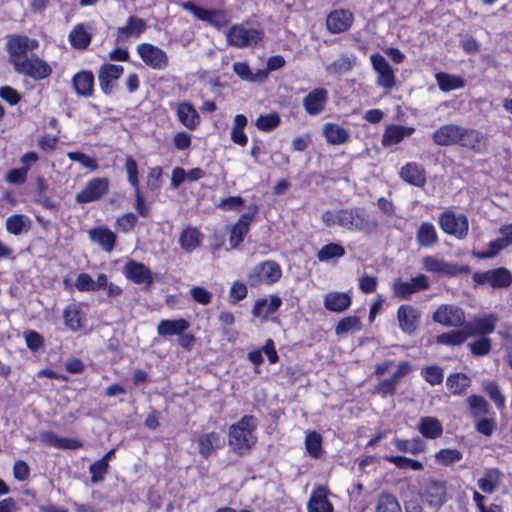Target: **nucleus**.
Masks as SVG:
<instances>
[{
	"mask_svg": "<svg viewBox=\"0 0 512 512\" xmlns=\"http://www.w3.org/2000/svg\"><path fill=\"white\" fill-rule=\"evenodd\" d=\"M39 42L26 35H13L8 37L6 47L10 56V63L16 66V60L21 62L26 59L29 52L37 49Z\"/></svg>",
	"mask_w": 512,
	"mask_h": 512,
	"instance_id": "7",
	"label": "nucleus"
},
{
	"mask_svg": "<svg viewBox=\"0 0 512 512\" xmlns=\"http://www.w3.org/2000/svg\"><path fill=\"white\" fill-rule=\"evenodd\" d=\"M123 274L135 284H145L149 287L153 283L152 272L141 262L128 261L123 267Z\"/></svg>",
	"mask_w": 512,
	"mask_h": 512,
	"instance_id": "20",
	"label": "nucleus"
},
{
	"mask_svg": "<svg viewBox=\"0 0 512 512\" xmlns=\"http://www.w3.org/2000/svg\"><path fill=\"white\" fill-rule=\"evenodd\" d=\"M328 490L319 486L310 496L307 504L308 512H333V506L327 499Z\"/></svg>",
	"mask_w": 512,
	"mask_h": 512,
	"instance_id": "29",
	"label": "nucleus"
},
{
	"mask_svg": "<svg viewBox=\"0 0 512 512\" xmlns=\"http://www.w3.org/2000/svg\"><path fill=\"white\" fill-rule=\"evenodd\" d=\"M281 299L278 296H271L269 299H258L253 307L252 313L256 317L266 318L273 314L281 305Z\"/></svg>",
	"mask_w": 512,
	"mask_h": 512,
	"instance_id": "37",
	"label": "nucleus"
},
{
	"mask_svg": "<svg viewBox=\"0 0 512 512\" xmlns=\"http://www.w3.org/2000/svg\"><path fill=\"white\" fill-rule=\"evenodd\" d=\"M246 125L247 118L243 114H237L234 118L233 126L231 129V140L235 144L240 146H245L247 144L248 138L243 132Z\"/></svg>",
	"mask_w": 512,
	"mask_h": 512,
	"instance_id": "48",
	"label": "nucleus"
},
{
	"mask_svg": "<svg viewBox=\"0 0 512 512\" xmlns=\"http://www.w3.org/2000/svg\"><path fill=\"white\" fill-rule=\"evenodd\" d=\"M370 61L378 74L377 84L386 89L393 88L396 84V77L386 58L379 53H375L370 56Z\"/></svg>",
	"mask_w": 512,
	"mask_h": 512,
	"instance_id": "18",
	"label": "nucleus"
},
{
	"mask_svg": "<svg viewBox=\"0 0 512 512\" xmlns=\"http://www.w3.org/2000/svg\"><path fill=\"white\" fill-rule=\"evenodd\" d=\"M418 430L425 438L436 439L443 433L442 424L437 418L423 417L420 419Z\"/></svg>",
	"mask_w": 512,
	"mask_h": 512,
	"instance_id": "40",
	"label": "nucleus"
},
{
	"mask_svg": "<svg viewBox=\"0 0 512 512\" xmlns=\"http://www.w3.org/2000/svg\"><path fill=\"white\" fill-rule=\"evenodd\" d=\"M67 157L75 162L80 163L85 168L95 171L98 168V163L95 158H92L81 152H69Z\"/></svg>",
	"mask_w": 512,
	"mask_h": 512,
	"instance_id": "62",
	"label": "nucleus"
},
{
	"mask_svg": "<svg viewBox=\"0 0 512 512\" xmlns=\"http://www.w3.org/2000/svg\"><path fill=\"white\" fill-rule=\"evenodd\" d=\"M435 77L442 91L456 90L465 86V80L459 76L440 72L437 73Z\"/></svg>",
	"mask_w": 512,
	"mask_h": 512,
	"instance_id": "49",
	"label": "nucleus"
},
{
	"mask_svg": "<svg viewBox=\"0 0 512 512\" xmlns=\"http://www.w3.org/2000/svg\"><path fill=\"white\" fill-rule=\"evenodd\" d=\"M353 23V14L347 10L332 11L326 19V27L331 33L347 31Z\"/></svg>",
	"mask_w": 512,
	"mask_h": 512,
	"instance_id": "24",
	"label": "nucleus"
},
{
	"mask_svg": "<svg viewBox=\"0 0 512 512\" xmlns=\"http://www.w3.org/2000/svg\"><path fill=\"white\" fill-rule=\"evenodd\" d=\"M351 305V298L346 293L331 292L324 298V306L332 312H342Z\"/></svg>",
	"mask_w": 512,
	"mask_h": 512,
	"instance_id": "36",
	"label": "nucleus"
},
{
	"mask_svg": "<svg viewBox=\"0 0 512 512\" xmlns=\"http://www.w3.org/2000/svg\"><path fill=\"white\" fill-rule=\"evenodd\" d=\"M109 469V464L107 462L98 460L92 463L89 467V472L91 474V482L96 484L102 482L104 480L105 475L107 474Z\"/></svg>",
	"mask_w": 512,
	"mask_h": 512,
	"instance_id": "60",
	"label": "nucleus"
},
{
	"mask_svg": "<svg viewBox=\"0 0 512 512\" xmlns=\"http://www.w3.org/2000/svg\"><path fill=\"white\" fill-rule=\"evenodd\" d=\"M432 318L434 322L446 327H462L465 323L463 309L454 305H440Z\"/></svg>",
	"mask_w": 512,
	"mask_h": 512,
	"instance_id": "13",
	"label": "nucleus"
},
{
	"mask_svg": "<svg viewBox=\"0 0 512 512\" xmlns=\"http://www.w3.org/2000/svg\"><path fill=\"white\" fill-rule=\"evenodd\" d=\"M92 34L86 29L85 25L79 23L73 27L69 33V41L76 49H85L91 43Z\"/></svg>",
	"mask_w": 512,
	"mask_h": 512,
	"instance_id": "41",
	"label": "nucleus"
},
{
	"mask_svg": "<svg viewBox=\"0 0 512 512\" xmlns=\"http://www.w3.org/2000/svg\"><path fill=\"white\" fill-rule=\"evenodd\" d=\"M502 480L503 473L498 468H486L477 485L482 492L492 494L500 487Z\"/></svg>",
	"mask_w": 512,
	"mask_h": 512,
	"instance_id": "25",
	"label": "nucleus"
},
{
	"mask_svg": "<svg viewBox=\"0 0 512 512\" xmlns=\"http://www.w3.org/2000/svg\"><path fill=\"white\" fill-rule=\"evenodd\" d=\"M498 317L495 314H486L482 317H474L464 323L465 331L469 337L482 336L492 333L495 330Z\"/></svg>",
	"mask_w": 512,
	"mask_h": 512,
	"instance_id": "19",
	"label": "nucleus"
},
{
	"mask_svg": "<svg viewBox=\"0 0 512 512\" xmlns=\"http://www.w3.org/2000/svg\"><path fill=\"white\" fill-rule=\"evenodd\" d=\"M432 140L438 146L460 145L480 151L484 146V136L478 130L467 129L456 124H446L432 134Z\"/></svg>",
	"mask_w": 512,
	"mask_h": 512,
	"instance_id": "2",
	"label": "nucleus"
},
{
	"mask_svg": "<svg viewBox=\"0 0 512 512\" xmlns=\"http://www.w3.org/2000/svg\"><path fill=\"white\" fill-rule=\"evenodd\" d=\"M63 319L65 326L72 331H77L81 327L80 311L75 305L64 309Z\"/></svg>",
	"mask_w": 512,
	"mask_h": 512,
	"instance_id": "54",
	"label": "nucleus"
},
{
	"mask_svg": "<svg viewBox=\"0 0 512 512\" xmlns=\"http://www.w3.org/2000/svg\"><path fill=\"white\" fill-rule=\"evenodd\" d=\"M468 339V335L464 326L460 330H452L446 333L439 334L436 337V342L442 345L459 346Z\"/></svg>",
	"mask_w": 512,
	"mask_h": 512,
	"instance_id": "45",
	"label": "nucleus"
},
{
	"mask_svg": "<svg viewBox=\"0 0 512 512\" xmlns=\"http://www.w3.org/2000/svg\"><path fill=\"white\" fill-rule=\"evenodd\" d=\"M420 496L428 506L439 509L446 501V482L428 479L421 487Z\"/></svg>",
	"mask_w": 512,
	"mask_h": 512,
	"instance_id": "9",
	"label": "nucleus"
},
{
	"mask_svg": "<svg viewBox=\"0 0 512 512\" xmlns=\"http://www.w3.org/2000/svg\"><path fill=\"white\" fill-rule=\"evenodd\" d=\"M422 377L432 386L443 382V369L437 365L426 366L421 370Z\"/></svg>",
	"mask_w": 512,
	"mask_h": 512,
	"instance_id": "58",
	"label": "nucleus"
},
{
	"mask_svg": "<svg viewBox=\"0 0 512 512\" xmlns=\"http://www.w3.org/2000/svg\"><path fill=\"white\" fill-rule=\"evenodd\" d=\"M438 222L444 233L457 239H464L468 234L469 221L463 213H455L447 209L440 214Z\"/></svg>",
	"mask_w": 512,
	"mask_h": 512,
	"instance_id": "5",
	"label": "nucleus"
},
{
	"mask_svg": "<svg viewBox=\"0 0 512 512\" xmlns=\"http://www.w3.org/2000/svg\"><path fill=\"white\" fill-rule=\"evenodd\" d=\"M89 238L97 243L105 251L110 253L116 243V234L106 227H98L89 230Z\"/></svg>",
	"mask_w": 512,
	"mask_h": 512,
	"instance_id": "28",
	"label": "nucleus"
},
{
	"mask_svg": "<svg viewBox=\"0 0 512 512\" xmlns=\"http://www.w3.org/2000/svg\"><path fill=\"white\" fill-rule=\"evenodd\" d=\"M73 86L78 94L83 96H91L93 93V86H94V75L92 72L89 71H83L80 73H77L73 77Z\"/></svg>",
	"mask_w": 512,
	"mask_h": 512,
	"instance_id": "43",
	"label": "nucleus"
},
{
	"mask_svg": "<svg viewBox=\"0 0 512 512\" xmlns=\"http://www.w3.org/2000/svg\"><path fill=\"white\" fill-rule=\"evenodd\" d=\"M257 423L254 416L245 415L229 427L228 444L233 451L242 455L252 448L256 442L254 431Z\"/></svg>",
	"mask_w": 512,
	"mask_h": 512,
	"instance_id": "3",
	"label": "nucleus"
},
{
	"mask_svg": "<svg viewBox=\"0 0 512 512\" xmlns=\"http://www.w3.org/2000/svg\"><path fill=\"white\" fill-rule=\"evenodd\" d=\"M428 287L429 280L428 277L424 274L417 275L410 281H402L401 279H396L392 283L394 295L403 300L409 299L412 294L421 290H425Z\"/></svg>",
	"mask_w": 512,
	"mask_h": 512,
	"instance_id": "14",
	"label": "nucleus"
},
{
	"mask_svg": "<svg viewBox=\"0 0 512 512\" xmlns=\"http://www.w3.org/2000/svg\"><path fill=\"white\" fill-rule=\"evenodd\" d=\"M414 132V128L401 125L389 126L382 139L384 146H390L400 143L405 137L410 136Z\"/></svg>",
	"mask_w": 512,
	"mask_h": 512,
	"instance_id": "35",
	"label": "nucleus"
},
{
	"mask_svg": "<svg viewBox=\"0 0 512 512\" xmlns=\"http://www.w3.org/2000/svg\"><path fill=\"white\" fill-rule=\"evenodd\" d=\"M125 169L127 172L128 182L133 188L139 187V179H138V165L137 162L131 157L128 156L125 161Z\"/></svg>",
	"mask_w": 512,
	"mask_h": 512,
	"instance_id": "63",
	"label": "nucleus"
},
{
	"mask_svg": "<svg viewBox=\"0 0 512 512\" xmlns=\"http://www.w3.org/2000/svg\"><path fill=\"white\" fill-rule=\"evenodd\" d=\"M14 70L19 74L29 76L33 79H44L52 72L47 62L33 53L21 62L16 60Z\"/></svg>",
	"mask_w": 512,
	"mask_h": 512,
	"instance_id": "10",
	"label": "nucleus"
},
{
	"mask_svg": "<svg viewBox=\"0 0 512 512\" xmlns=\"http://www.w3.org/2000/svg\"><path fill=\"white\" fill-rule=\"evenodd\" d=\"M393 444L398 451L410 453L413 455H417L425 451V444L419 437L412 440L395 439Z\"/></svg>",
	"mask_w": 512,
	"mask_h": 512,
	"instance_id": "46",
	"label": "nucleus"
},
{
	"mask_svg": "<svg viewBox=\"0 0 512 512\" xmlns=\"http://www.w3.org/2000/svg\"><path fill=\"white\" fill-rule=\"evenodd\" d=\"M376 512H402V510L393 494L382 493L377 500Z\"/></svg>",
	"mask_w": 512,
	"mask_h": 512,
	"instance_id": "51",
	"label": "nucleus"
},
{
	"mask_svg": "<svg viewBox=\"0 0 512 512\" xmlns=\"http://www.w3.org/2000/svg\"><path fill=\"white\" fill-rule=\"evenodd\" d=\"M323 134L329 144L339 145L349 140V132L335 123H326L323 127Z\"/></svg>",
	"mask_w": 512,
	"mask_h": 512,
	"instance_id": "38",
	"label": "nucleus"
},
{
	"mask_svg": "<svg viewBox=\"0 0 512 512\" xmlns=\"http://www.w3.org/2000/svg\"><path fill=\"white\" fill-rule=\"evenodd\" d=\"M355 61L356 58L352 55H341L331 64L326 66V71L327 73L333 75H339L348 72L353 68Z\"/></svg>",
	"mask_w": 512,
	"mask_h": 512,
	"instance_id": "47",
	"label": "nucleus"
},
{
	"mask_svg": "<svg viewBox=\"0 0 512 512\" xmlns=\"http://www.w3.org/2000/svg\"><path fill=\"white\" fill-rule=\"evenodd\" d=\"M203 239V234L195 227L188 226L179 236L180 247L186 252H192L198 248Z\"/></svg>",
	"mask_w": 512,
	"mask_h": 512,
	"instance_id": "33",
	"label": "nucleus"
},
{
	"mask_svg": "<svg viewBox=\"0 0 512 512\" xmlns=\"http://www.w3.org/2000/svg\"><path fill=\"white\" fill-rule=\"evenodd\" d=\"M281 268L273 260H267L258 263L247 275V282L251 287H257L261 284H273L281 277Z\"/></svg>",
	"mask_w": 512,
	"mask_h": 512,
	"instance_id": "4",
	"label": "nucleus"
},
{
	"mask_svg": "<svg viewBox=\"0 0 512 512\" xmlns=\"http://www.w3.org/2000/svg\"><path fill=\"white\" fill-rule=\"evenodd\" d=\"M448 389L453 394H462L470 385V379L463 373H453L446 380Z\"/></svg>",
	"mask_w": 512,
	"mask_h": 512,
	"instance_id": "50",
	"label": "nucleus"
},
{
	"mask_svg": "<svg viewBox=\"0 0 512 512\" xmlns=\"http://www.w3.org/2000/svg\"><path fill=\"white\" fill-rule=\"evenodd\" d=\"M462 453L457 449H441L435 454L438 463L448 466L462 459Z\"/></svg>",
	"mask_w": 512,
	"mask_h": 512,
	"instance_id": "59",
	"label": "nucleus"
},
{
	"mask_svg": "<svg viewBox=\"0 0 512 512\" xmlns=\"http://www.w3.org/2000/svg\"><path fill=\"white\" fill-rule=\"evenodd\" d=\"M361 329V321L356 316H348L342 318L335 327L337 335H343L349 332L358 331Z\"/></svg>",
	"mask_w": 512,
	"mask_h": 512,
	"instance_id": "55",
	"label": "nucleus"
},
{
	"mask_svg": "<svg viewBox=\"0 0 512 512\" xmlns=\"http://www.w3.org/2000/svg\"><path fill=\"white\" fill-rule=\"evenodd\" d=\"M438 233L430 222H421L416 231V241L421 247H433L438 243Z\"/></svg>",
	"mask_w": 512,
	"mask_h": 512,
	"instance_id": "32",
	"label": "nucleus"
},
{
	"mask_svg": "<svg viewBox=\"0 0 512 512\" xmlns=\"http://www.w3.org/2000/svg\"><path fill=\"white\" fill-rule=\"evenodd\" d=\"M109 191V180L105 177L93 178L88 181L85 187L76 194V202L85 204L97 201Z\"/></svg>",
	"mask_w": 512,
	"mask_h": 512,
	"instance_id": "11",
	"label": "nucleus"
},
{
	"mask_svg": "<svg viewBox=\"0 0 512 512\" xmlns=\"http://www.w3.org/2000/svg\"><path fill=\"white\" fill-rule=\"evenodd\" d=\"M258 211L256 204L250 205L246 212L243 213L238 221L231 229L229 244L232 249H235L243 241L244 236L248 233L250 223Z\"/></svg>",
	"mask_w": 512,
	"mask_h": 512,
	"instance_id": "15",
	"label": "nucleus"
},
{
	"mask_svg": "<svg viewBox=\"0 0 512 512\" xmlns=\"http://www.w3.org/2000/svg\"><path fill=\"white\" fill-rule=\"evenodd\" d=\"M124 69L121 65L103 64L98 71V81L101 90L105 94H110L113 90V82L116 81L123 73Z\"/></svg>",
	"mask_w": 512,
	"mask_h": 512,
	"instance_id": "22",
	"label": "nucleus"
},
{
	"mask_svg": "<svg viewBox=\"0 0 512 512\" xmlns=\"http://www.w3.org/2000/svg\"><path fill=\"white\" fill-rule=\"evenodd\" d=\"M262 37L261 30L246 28L240 24L231 26L226 32L228 44L236 48L255 46L262 40Z\"/></svg>",
	"mask_w": 512,
	"mask_h": 512,
	"instance_id": "6",
	"label": "nucleus"
},
{
	"mask_svg": "<svg viewBox=\"0 0 512 512\" xmlns=\"http://www.w3.org/2000/svg\"><path fill=\"white\" fill-rule=\"evenodd\" d=\"M5 227L10 234L18 236L30 230L31 221L26 215L13 214L6 219Z\"/></svg>",
	"mask_w": 512,
	"mask_h": 512,
	"instance_id": "39",
	"label": "nucleus"
},
{
	"mask_svg": "<svg viewBox=\"0 0 512 512\" xmlns=\"http://www.w3.org/2000/svg\"><path fill=\"white\" fill-rule=\"evenodd\" d=\"M400 177L407 183L423 187L426 183V173L424 168L417 163H408L400 170Z\"/></svg>",
	"mask_w": 512,
	"mask_h": 512,
	"instance_id": "26",
	"label": "nucleus"
},
{
	"mask_svg": "<svg viewBox=\"0 0 512 512\" xmlns=\"http://www.w3.org/2000/svg\"><path fill=\"white\" fill-rule=\"evenodd\" d=\"M197 444L200 455L204 458H209L221 447L222 440L217 432L212 431L200 435L197 439Z\"/></svg>",
	"mask_w": 512,
	"mask_h": 512,
	"instance_id": "27",
	"label": "nucleus"
},
{
	"mask_svg": "<svg viewBox=\"0 0 512 512\" xmlns=\"http://www.w3.org/2000/svg\"><path fill=\"white\" fill-rule=\"evenodd\" d=\"M280 124V116L276 112L267 115H260L256 121L255 126L261 131H271Z\"/></svg>",
	"mask_w": 512,
	"mask_h": 512,
	"instance_id": "57",
	"label": "nucleus"
},
{
	"mask_svg": "<svg viewBox=\"0 0 512 512\" xmlns=\"http://www.w3.org/2000/svg\"><path fill=\"white\" fill-rule=\"evenodd\" d=\"M327 101V90L324 88H316L304 97L303 107L309 115L314 116L324 111Z\"/></svg>",
	"mask_w": 512,
	"mask_h": 512,
	"instance_id": "21",
	"label": "nucleus"
},
{
	"mask_svg": "<svg viewBox=\"0 0 512 512\" xmlns=\"http://www.w3.org/2000/svg\"><path fill=\"white\" fill-rule=\"evenodd\" d=\"M146 29V23L141 18L129 17L127 24L117 29V42H123L131 36H140Z\"/></svg>",
	"mask_w": 512,
	"mask_h": 512,
	"instance_id": "31",
	"label": "nucleus"
},
{
	"mask_svg": "<svg viewBox=\"0 0 512 512\" xmlns=\"http://www.w3.org/2000/svg\"><path fill=\"white\" fill-rule=\"evenodd\" d=\"M233 71L242 80L248 82H262L267 78V71L258 69L256 72H252L245 62H235L233 64Z\"/></svg>",
	"mask_w": 512,
	"mask_h": 512,
	"instance_id": "42",
	"label": "nucleus"
},
{
	"mask_svg": "<svg viewBox=\"0 0 512 512\" xmlns=\"http://www.w3.org/2000/svg\"><path fill=\"white\" fill-rule=\"evenodd\" d=\"M345 254L344 248L336 243L324 245L317 253L319 261H327L332 258H339Z\"/></svg>",
	"mask_w": 512,
	"mask_h": 512,
	"instance_id": "56",
	"label": "nucleus"
},
{
	"mask_svg": "<svg viewBox=\"0 0 512 512\" xmlns=\"http://www.w3.org/2000/svg\"><path fill=\"white\" fill-rule=\"evenodd\" d=\"M384 460L394 464L399 469H411L415 471L423 470L424 466L420 461L413 460L404 456H385Z\"/></svg>",
	"mask_w": 512,
	"mask_h": 512,
	"instance_id": "52",
	"label": "nucleus"
},
{
	"mask_svg": "<svg viewBox=\"0 0 512 512\" xmlns=\"http://www.w3.org/2000/svg\"><path fill=\"white\" fill-rule=\"evenodd\" d=\"M179 121L188 129H194L199 124V115L189 102H181L177 107Z\"/></svg>",
	"mask_w": 512,
	"mask_h": 512,
	"instance_id": "34",
	"label": "nucleus"
},
{
	"mask_svg": "<svg viewBox=\"0 0 512 512\" xmlns=\"http://www.w3.org/2000/svg\"><path fill=\"white\" fill-rule=\"evenodd\" d=\"M485 392L494 401L497 407H502L505 404V397L501 393L499 386L496 382H488L484 387Z\"/></svg>",
	"mask_w": 512,
	"mask_h": 512,
	"instance_id": "64",
	"label": "nucleus"
},
{
	"mask_svg": "<svg viewBox=\"0 0 512 512\" xmlns=\"http://www.w3.org/2000/svg\"><path fill=\"white\" fill-rule=\"evenodd\" d=\"M190 327L189 322L184 318L168 320H161L157 325V333L159 336H174L180 335L188 330Z\"/></svg>",
	"mask_w": 512,
	"mask_h": 512,
	"instance_id": "30",
	"label": "nucleus"
},
{
	"mask_svg": "<svg viewBox=\"0 0 512 512\" xmlns=\"http://www.w3.org/2000/svg\"><path fill=\"white\" fill-rule=\"evenodd\" d=\"M423 268L430 273L440 276L454 277L459 274H469L470 268L455 263L447 262L436 256H425L422 258Z\"/></svg>",
	"mask_w": 512,
	"mask_h": 512,
	"instance_id": "8",
	"label": "nucleus"
},
{
	"mask_svg": "<svg viewBox=\"0 0 512 512\" xmlns=\"http://www.w3.org/2000/svg\"><path fill=\"white\" fill-rule=\"evenodd\" d=\"M305 448L310 456L317 458L322 452V436L316 431L306 434Z\"/></svg>",
	"mask_w": 512,
	"mask_h": 512,
	"instance_id": "53",
	"label": "nucleus"
},
{
	"mask_svg": "<svg viewBox=\"0 0 512 512\" xmlns=\"http://www.w3.org/2000/svg\"><path fill=\"white\" fill-rule=\"evenodd\" d=\"M491 346V339L488 337H481L480 339L468 344V347L474 356L487 355L491 350Z\"/></svg>",
	"mask_w": 512,
	"mask_h": 512,
	"instance_id": "61",
	"label": "nucleus"
},
{
	"mask_svg": "<svg viewBox=\"0 0 512 512\" xmlns=\"http://www.w3.org/2000/svg\"><path fill=\"white\" fill-rule=\"evenodd\" d=\"M326 227L339 226L349 231L370 235L376 231L378 222L370 219L363 208L354 207L339 210H326L321 214Z\"/></svg>",
	"mask_w": 512,
	"mask_h": 512,
	"instance_id": "1",
	"label": "nucleus"
},
{
	"mask_svg": "<svg viewBox=\"0 0 512 512\" xmlns=\"http://www.w3.org/2000/svg\"><path fill=\"white\" fill-rule=\"evenodd\" d=\"M137 52L142 61L153 69L163 70L168 66L169 61L166 52L157 46L142 43L138 45Z\"/></svg>",
	"mask_w": 512,
	"mask_h": 512,
	"instance_id": "12",
	"label": "nucleus"
},
{
	"mask_svg": "<svg viewBox=\"0 0 512 512\" xmlns=\"http://www.w3.org/2000/svg\"><path fill=\"white\" fill-rule=\"evenodd\" d=\"M473 280L478 284L488 283L492 288H506L512 283V275L508 269L500 267L482 273H475Z\"/></svg>",
	"mask_w": 512,
	"mask_h": 512,
	"instance_id": "17",
	"label": "nucleus"
},
{
	"mask_svg": "<svg viewBox=\"0 0 512 512\" xmlns=\"http://www.w3.org/2000/svg\"><path fill=\"white\" fill-rule=\"evenodd\" d=\"M181 7L184 10L191 12L196 18L207 21L217 28L224 27L228 23L226 13L223 10L203 9L191 1L181 3Z\"/></svg>",
	"mask_w": 512,
	"mask_h": 512,
	"instance_id": "16",
	"label": "nucleus"
},
{
	"mask_svg": "<svg viewBox=\"0 0 512 512\" xmlns=\"http://www.w3.org/2000/svg\"><path fill=\"white\" fill-rule=\"evenodd\" d=\"M470 414L474 419L485 417L490 413V406L487 400L479 395H470L467 399Z\"/></svg>",
	"mask_w": 512,
	"mask_h": 512,
	"instance_id": "44",
	"label": "nucleus"
},
{
	"mask_svg": "<svg viewBox=\"0 0 512 512\" xmlns=\"http://www.w3.org/2000/svg\"><path fill=\"white\" fill-rule=\"evenodd\" d=\"M419 311L410 305H401L397 310L400 329L406 334H413L419 322Z\"/></svg>",
	"mask_w": 512,
	"mask_h": 512,
	"instance_id": "23",
	"label": "nucleus"
}]
</instances>
